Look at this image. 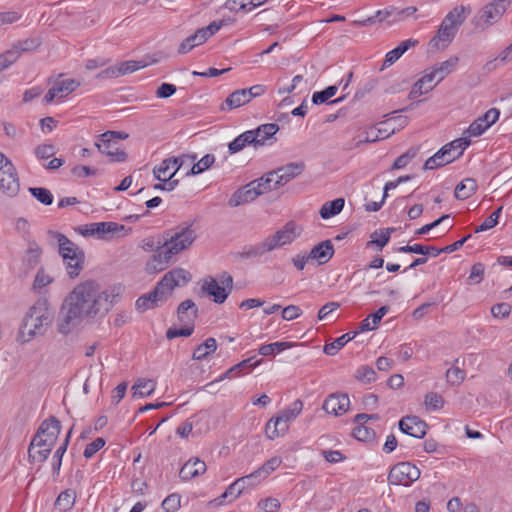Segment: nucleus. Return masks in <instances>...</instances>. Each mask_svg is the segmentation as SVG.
I'll return each instance as SVG.
<instances>
[{
	"label": "nucleus",
	"instance_id": "13",
	"mask_svg": "<svg viewBox=\"0 0 512 512\" xmlns=\"http://www.w3.org/2000/svg\"><path fill=\"white\" fill-rule=\"evenodd\" d=\"M306 168L304 161L290 162L273 170L276 176L275 185L284 186L291 180L300 176Z\"/></svg>",
	"mask_w": 512,
	"mask_h": 512
},
{
	"label": "nucleus",
	"instance_id": "15",
	"mask_svg": "<svg viewBox=\"0 0 512 512\" xmlns=\"http://www.w3.org/2000/svg\"><path fill=\"white\" fill-rule=\"evenodd\" d=\"M174 254H168L167 248L163 246L161 241L157 242V249L155 253L151 257V259L146 263L145 269L149 274H154L165 270Z\"/></svg>",
	"mask_w": 512,
	"mask_h": 512
},
{
	"label": "nucleus",
	"instance_id": "54",
	"mask_svg": "<svg viewBox=\"0 0 512 512\" xmlns=\"http://www.w3.org/2000/svg\"><path fill=\"white\" fill-rule=\"evenodd\" d=\"M355 378L362 383H371L376 380V372L372 367L363 365L356 370Z\"/></svg>",
	"mask_w": 512,
	"mask_h": 512
},
{
	"label": "nucleus",
	"instance_id": "50",
	"mask_svg": "<svg viewBox=\"0 0 512 512\" xmlns=\"http://www.w3.org/2000/svg\"><path fill=\"white\" fill-rule=\"evenodd\" d=\"M71 433H72V428L68 431L67 436H66L64 442L59 446V448L56 450V452H55V454L53 456L52 468H53V472L54 473L58 474L59 471H60L61 464H62V457H63V455L65 454V452L67 450V446H68V443H69V439H70Z\"/></svg>",
	"mask_w": 512,
	"mask_h": 512
},
{
	"label": "nucleus",
	"instance_id": "64",
	"mask_svg": "<svg viewBox=\"0 0 512 512\" xmlns=\"http://www.w3.org/2000/svg\"><path fill=\"white\" fill-rule=\"evenodd\" d=\"M353 435L357 440L368 441L375 436V432L365 425H358L354 428Z\"/></svg>",
	"mask_w": 512,
	"mask_h": 512
},
{
	"label": "nucleus",
	"instance_id": "37",
	"mask_svg": "<svg viewBox=\"0 0 512 512\" xmlns=\"http://www.w3.org/2000/svg\"><path fill=\"white\" fill-rule=\"evenodd\" d=\"M76 500V492L73 489H66L62 491L56 501L55 507L60 511L66 512L72 509Z\"/></svg>",
	"mask_w": 512,
	"mask_h": 512
},
{
	"label": "nucleus",
	"instance_id": "9",
	"mask_svg": "<svg viewBox=\"0 0 512 512\" xmlns=\"http://www.w3.org/2000/svg\"><path fill=\"white\" fill-rule=\"evenodd\" d=\"M420 469L410 462H400L394 465L389 474L388 482L391 485L410 486L420 478Z\"/></svg>",
	"mask_w": 512,
	"mask_h": 512
},
{
	"label": "nucleus",
	"instance_id": "8",
	"mask_svg": "<svg viewBox=\"0 0 512 512\" xmlns=\"http://www.w3.org/2000/svg\"><path fill=\"white\" fill-rule=\"evenodd\" d=\"M233 288V277L224 272L220 278V283L213 277H207L202 284V291L211 296L215 303H223Z\"/></svg>",
	"mask_w": 512,
	"mask_h": 512
},
{
	"label": "nucleus",
	"instance_id": "45",
	"mask_svg": "<svg viewBox=\"0 0 512 512\" xmlns=\"http://www.w3.org/2000/svg\"><path fill=\"white\" fill-rule=\"evenodd\" d=\"M281 463L282 459L280 457H272L253 473L256 474V477L260 482L262 479H265L271 472L277 469Z\"/></svg>",
	"mask_w": 512,
	"mask_h": 512
},
{
	"label": "nucleus",
	"instance_id": "39",
	"mask_svg": "<svg viewBox=\"0 0 512 512\" xmlns=\"http://www.w3.org/2000/svg\"><path fill=\"white\" fill-rule=\"evenodd\" d=\"M390 119L387 121H383L379 123V126L377 127V134H375V137L366 136L363 142L365 143H372L376 142L378 140L386 139L390 135L394 134L399 128H396L395 126H391Z\"/></svg>",
	"mask_w": 512,
	"mask_h": 512
},
{
	"label": "nucleus",
	"instance_id": "20",
	"mask_svg": "<svg viewBox=\"0 0 512 512\" xmlns=\"http://www.w3.org/2000/svg\"><path fill=\"white\" fill-rule=\"evenodd\" d=\"M260 195V192L257 190L255 182L251 181L249 184L245 185L243 188L238 189L230 198L229 205L231 207H237L244 203L251 202L255 200Z\"/></svg>",
	"mask_w": 512,
	"mask_h": 512
},
{
	"label": "nucleus",
	"instance_id": "53",
	"mask_svg": "<svg viewBox=\"0 0 512 512\" xmlns=\"http://www.w3.org/2000/svg\"><path fill=\"white\" fill-rule=\"evenodd\" d=\"M338 90V87L335 85L328 86L326 89L322 91L315 92L312 96V102L315 105L326 103L331 97H333Z\"/></svg>",
	"mask_w": 512,
	"mask_h": 512
},
{
	"label": "nucleus",
	"instance_id": "31",
	"mask_svg": "<svg viewBox=\"0 0 512 512\" xmlns=\"http://www.w3.org/2000/svg\"><path fill=\"white\" fill-rule=\"evenodd\" d=\"M268 247V243L266 239H264L261 243L256 245L245 246L241 252L236 254V256L243 259L261 257L265 253L271 251Z\"/></svg>",
	"mask_w": 512,
	"mask_h": 512
},
{
	"label": "nucleus",
	"instance_id": "36",
	"mask_svg": "<svg viewBox=\"0 0 512 512\" xmlns=\"http://www.w3.org/2000/svg\"><path fill=\"white\" fill-rule=\"evenodd\" d=\"M253 133L248 130L237 136L232 142L229 143L228 149L230 154H235L243 150L247 145L253 144L255 138L252 136Z\"/></svg>",
	"mask_w": 512,
	"mask_h": 512
},
{
	"label": "nucleus",
	"instance_id": "43",
	"mask_svg": "<svg viewBox=\"0 0 512 512\" xmlns=\"http://www.w3.org/2000/svg\"><path fill=\"white\" fill-rule=\"evenodd\" d=\"M266 1L267 0H228L225 7L233 11L242 10L244 12H249Z\"/></svg>",
	"mask_w": 512,
	"mask_h": 512
},
{
	"label": "nucleus",
	"instance_id": "57",
	"mask_svg": "<svg viewBox=\"0 0 512 512\" xmlns=\"http://www.w3.org/2000/svg\"><path fill=\"white\" fill-rule=\"evenodd\" d=\"M165 512H176L181 506V497L177 493L168 495L161 504Z\"/></svg>",
	"mask_w": 512,
	"mask_h": 512
},
{
	"label": "nucleus",
	"instance_id": "4",
	"mask_svg": "<svg viewBox=\"0 0 512 512\" xmlns=\"http://www.w3.org/2000/svg\"><path fill=\"white\" fill-rule=\"evenodd\" d=\"M54 319V312L46 298L38 299L28 310L23 320L21 333L28 339L43 335Z\"/></svg>",
	"mask_w": 512,
	"mask_h": 512
},
{
	"label": "nucleus",
	"instance_id": "18",
	"mask_svg": "<svg viewBox=\"0 0 512 512\" xmlns=\"http://www.w3.org/2000/svg\"><path fill=\"white\" fill-rule=\"evenodd\" d=\"M349 406V396L345 393H336L329 395L325 399L322 407L328 414L340 416L347 412Z\"/></svg>",
	"mask_w": 512,
	"mask_h": 512
},
{
	"label": "nucleus",
	"instance_id": "44",
	"mask_svg": "<svg viewBox=\"0 0 512 512\" xmlns=\"http://www.w3.org/2000/svg\"><path fill=\"white\" fill-rule=\"evenodd\" d=\"M275 181L276 176L273 171L266 173L259 179L253 180L260 195L279 188L280 186L275 185Z\"/></svg>",
	"mask_w": 512,
	"mask_h": 512
},
{
	"label": "nucleus",
	"instance_id": "34",
	"mask_svg": "<svg viewBox=\"0 0 512 512\" xmlns=\"http://www.w3.org/2000/svg\"><path fill=\"white\" fill-rule=\"evenodd\" d=\"M217 349V342L215 338H207L203 343L198 345L192 355L194 360H204L209 355L213 354Z\"/></svg>",
	"mask_w": 512,
	"mask_h": 512
},
{
	"label": "nucleus",
	"instance_id": "21",
	"mask_svg": "<svg viewBox=\"0 0 512 512\" xmlns=\"http://www.w3.org/2000/svg\"><path fill=\"white\" fill-rule=\"evenodd\" d=\"M206 469L207 466L204 461L199 458H191L180 469L179 477L184 481H188L204 474Z\"/></svg>",
	"mask_w": 512,
	"mask_h": 512
},
{
	"label": "nucleus",
	"instance_id": "19",
	"mask_svg": "<svg viewBox=\"0 0 512 512\" xmlns=\"http://www.w3.org/2000/svg\"><path fill=\"white\" fill-rule=\"evenodd\" d=\"M399 429L409 436L420 439L426 435L427 424L417 416H405L399 421Z\"/></svg>",
	"mask_w": 512,
	"mask_h": 512
},
{
	"label": "nucleus",
	"instance_id": "11",
	"mask_svg": "<svg viewBox=\"0 0 512 512\" xmlns=\"http://www.w3.org/2000/svg\"><path fill=\"white\" fill-rule=\"evenodd\" d=\"M296 228L297 227L294 222L290 221L286 223L282 229L265 238L269 246L268 248L272 251L276 248L292 243L299 235Z\"/></svg>",
	"mask_w": 512,
	"mask_h": 512
},
{
	"label": "nucleus",
	"instance_id": "32",
	"mask_svg": "<svg viewBox=\"0 0 512 512\" xmlns=\"http://www.w3.org/2000/svg\"><path fill=\"white\" fill-rule=\"evenodd\" d=\"M397 251L400 253H416V254H421V255H432L433 257H437L440 253H442L441 248H437L434 246H425L422 244L401 246L397 249Z\"/></svg>",
	"mask_w": 512,
	"mask_h": 512
},
{
	"label": "nucleus",
	"instance_id": "59",
	"mask_svg": "<svg viewBox=\"0 0 512 512\" xmlns=\"http://www.w3.org/2000/svg\"><path fill=\"white\" fill-rule=\"evenodd\" d=\"M501 211L502 207L496 209L489 217H487L484 220V222L481 225H479L475 229V233L483 232L495 227L498 224V219L500 217Z\"/></svg>",
	"mask_w": 512,
	"mask_h": 512
},
{
	"label": "nucleus",
	"instance_id": "49",
	"mask_svg": "<svg viewBox=\"0 0 512 512\" xmlns=\"http://www.w3.org/2000/svg\"><path fill=\"white\" fill-rule=\"evenodd\" d=\"M303 409V402L301 400L294 401L288 408L284 409L278 416L290 424L295 420Z\"/></svg>",
	"mask_w": 512,
	"mask_h": 512
},
{
	"label": "nucleus",
	"instance_id": "22",
	"mask_svg": "<svg viewBox=\"0 0 512 512\" xmlns=\"http://www.w3.org/2000/svg\"><path fill=\"white\" fill-rule=\"evenodd\" d=\"M198 317V308L196 304L190 300L182 301L177 308V319L181 324H194Z\"/></svg>",
	"mask_w": 512,
	"mask_h": 512
},
{
	"label": "nucleus",
	"instance_id": "40",
	"mask_svg": "<svg viewBox=\"0 0 512 512\" xmlns=\"http://www.w3.org/2000/svg\"><path fill=\"white\" fill-rule=\"evenodd\" d=\"M344 199L337 198L332 201L325 202L320 209V216L323 219H329L337 214H339L344 207Z\"/></svg>",
	"mask_w": 512,
	"mask_h": 512
},
{
	"label": "nucleus",
	"instance_id": "30",
	"mask_svg": "<svg viewBox=\"0 0 512 512\" xmlns=\"http://www.w3.org/2000/svg\"><path fill=\"white\" fill-rule=\"evenodd\" d=\"M477 182L473 178H465L455 188L454 195L459 200L471 197L477 191Z\"/></svg>",
	"mask_w": 512,
	"mask_h": 512
},
{
	"label": "nucleus",
	"instance_id": "12",
	"mask_svg": "<svg viewBox=\"0 0 512 512\" xmlns=\"http://www.w3.org/2000/svg\"><path fill=\"white\" fill-rule=\"evenodd\" d=\"M259 482L256 477V474L253 472L249 475L240 477L236 479L232 484L228 486L225 492L217 499L220 504L223 503V500L228 497H232V500L238 498L244 490L255 487Z\"/></svg>",
	"mask_w": 512,
	"mask_h": 512
},
{
	"label": "nucleus",
	"instance_id": "55",
	"mask_svg": "<svg viewBox=\"0 0 512 512\" xmlns=\"http://www.w3.org/2000/svg\"><path fill=\"white\" fill-rule=\"evenodd\" d=\"M182 328H169L166 331V338L171 340L176 337H189L194 331V324H182Z\"/></svg>",
	"mask_w": 512,
	"mask_h": 512
},
{
	"label": "nucleus",
	"instance_id": "33",
	"mask_svg": "<svg viewBox=\"0 0 512 512\" xmlns=\"http://www.w3.org/2000/svg\"><path fill=\"white\" fill-rule=\"evenodd\" d=\"M459 58L457 56L451 57L446 61L436 64L432 70L437 77L436 83L441 82L447 75H449L457 66Z\"/></svg>",
	"mask_w": 512,
	"mask_h": 512
},
{
	"label": "nucleus",
	"instance_id": "28",
	"mask_svg": "<svg viewBox=\"0 0 512 512\" xmlns=\"http://www.w3.org/2000/svg\"><path fill=\"white\" fill-rule=\"evenodd\" d=\"M388 8L390 18L388 20V25H393L405 21L407 18L413 16L417 12V8L414 6L398 8L396 6L390 5Z\"/></svg>",
	"mask_w": 512,
	"mask_h": 512
},
{
	"label": "nucleus",
	"instance_id": "1",
	"mask_svg": "<svg viewBox=\"0 0 512 512\" xmlns=\"http://www.w3.org/2000/svg\"><path fill=\"white\" fill-rule=\"evenodd\" d=\"M114 296L94 280L77 284L66 296L58 317V331L67 335L83 321L104 317L113 306Z\"/></svg>",
	"mask_w": 512,
	"mask_h": 512
},
{
	"label": "nucleus",
	"instance_id": "24",
	"mask_svg": "<svg viewBox=\"0 0 512 512\" xmlns=\"http://www.w3.org/2000/svg\"><path fill=\"white\" fill-rule=\"evenodd\" d=\"M250 131L253 133L252 136L255 138L254 146L257 147L264 145L268 139L273 137L279 131V126L276 123H267Z\"/></svg>",
	"mask_w": 512,
	"mask_h": 512
},
{
	"label": "nucleus",
	"instance_id": "63",
	"mask_svg": "<svg viewBox=\"0 0 512 512\" xmlns=\"http://www.w3.org/2000/svg\"><path fill=\"white\" fill-rule=\"evenodd\" d=\"M281 507V503L277 498L267 497L258 502V508L264 512H277Z\"/></svg>",
	"mask_w": 512,
	"mask_h": 512
},
{
	"label": "nucleus",
	"instance_id": "16",
	"mask_svg": "<svg viewBox=\"0 0 512 512\" xmlns=\"http://www.w3.org/2000/svg\"><path fill=\"white\" fill-rule=\"evenodd\" d=\"M80 85L81 82L76 79L57 80L44 96V101L51 103L55 98H63L74 92Z\"/></svg>",
	"mask_w": 512,
	"mask_h": 512
},
{
	"label": "nucleus",
	"instance_id": "29",
	"mask_svg": "<svg viewBox=\"0 0 512 512\" xmlns=\"http://www.w3.org/2000/svg\"><path fill=\"white\" fill-rule=\"evenodd\" d=\"M359 333L358 330L354 332H348L343 334L342 336L336 338L333 342L327 343L324 346V353L330 356H334L337 352L344 347L349 341L353 340L356 335Z\"/></svg>",
	"mask_w": 512,
	"mask_h": 512
},
{
	"label": "nucleus",
	"instance_id": "27",
	"mask_svg": "<svg viewBox=\"0 0 512 512\" xmlns=\"http://www.w3.org/2000/svg\"><path fill=\"white\" fill-rule=\"evenodd\" d=\"M470 13L468 6L460 5L453 8L444 18V21L458 29L463 24L467 15Z\"/></svg>",
	"mask_w": 512,
	"mask_h": 512
},
{
	"label": "nucleus",
	"instance_id": "61",
	"mask_svg": "<svg viewBox=\"0 0 512 512\" xmlns=\"http://www.w3.org/2000/svg\"><path fill=\"white\" fill-rule=\"evenodd\" d=\"M146 65H147V63L142 62V61H134V60L124 61V62L120 63V65L118 66L120 76L129 74V73H133L141 68H144Z\"/></svg>",
	"mask_w": 512,
	"mask_h": 512
},
{
	"label": "nucleus",
	"instance_id": "60",
	"mask_svg": "<svg viewBox=\"0 0 512 512\" xmlns=\"http://www.w3.org/2000/svg\"><path fill=\"white\" fill-rule=\"evenodd\" d=\"M470 140L467 137H462L451 141L450 143L443 146L444 149H449V153L463 154V151L470 145Z\"/></svg>",
	"mask_w": 512,
	"mask_h": 512
},
{
	"label": "nucleus",
	"instance_id": "14",
	"mask_svg": "<svg viewBox=\"0 0 512 512\" xmlns=\"http://www.w3.org/2000/svg\"><path fill=\"white\" fill-rule=\"evenodd\" d=\"M500 111L497 108L489 109L484 115L478 117L468 127V136L478 137L491 127L499 118Z\"/></svg>",
	"mask_w": 512,
	"mask_h": 512
},
{
	"label": "nucleus",
	"instance_id": "6",
	"mask_svg": "<svg viewBox=\"0 0 512 512\" xmlns=\"http://www.w3.org/2000/svg\"><path fill=\"white\" fill-rule=\"evenodd\" d=\"M197 234L192 224L183 223L164 233L163 246L167 248L168 254L177 255L191 247L196 240Z\"/></svg>",
	"mask_w": 512,
	"mask_h": 512
},
{
	"label": "nucleus",
	"instance_id": "25",
	"mask_svg": "<svg viewBox=\"0 0 512 512\" xmlns=\"http://www.w3.org/2000/svg\"><path fill=\"white\" fill-rule=\"evenodd\" d=\"M456 32L457 29H455L454 27L451 26V24H448L443 20L438 29L437 35L431 40V44L434 47L439 48V42H443L445 43L444 46H446L452 42Z\"/></svg>",
	"mask_w": 512,
	"mask_h": 512
},
{
	"label": "nucleus",
	"instance_id": "3",
	"mask_svg": "<svg viewBox=\"0 0 512 512\" xmlns=\"http://www.w3.org/2000/svg\"><path fill=\"white\" fill-rule=\"evenodd\" d=\"M60 431L61 423L56 417L51 416L44 420L29 445V457L38 462H44L51 453Z\"/></svg>",
	"mask_w": 512,
	"mask_h": 512
},
{
	"label": "nucleus",
	"instance_id": "10",
	"mask_svg": "<svg viewBox=\"0 0 512 512\" xmlns=\"http://www.w3.org/2000/svg\"><path fill=\"white\" fill-rule=\"evenodd\" d=\"M117 135H120V133L107 131L100 135V139L95 142V146L102 154L110 157V161L124 162L127 159V154L117 146V142L115 141Z\"/></svg>",
	"mask_w": 512,
	"mask_h": 512
},
{
	"label": "nucleus",
	"instance_id": "48",
	"mask_svg": "<svg viewBox=\"0 0 512 512\" xmlns=\"http://www.w3.org/2000/svg\"><path fill=\"white\" fill-rule=\"evenodd\" d=\"M215 162V156L213 154H206L198 162L194 163L192 168L187 172L189 175H197L205 170L209 169Z\"/></svg>",
	"mask_w": 512,
	"mask_h": 512
},
{
	"label": "nucleus",
	"instance_id": "47",
	"mask_svg": "<svg viewBox=\"0 0 512 512\" xmlns=\"http://www.w3.org/2000/svg\"><path fill=\"white\" fill-rule=\"evenodd\" d=\"M175 164H177L176 159L167 158L164 159L159 166L155 167L153 170L154 176L157 180L166 179L168 175L174 171Z\"/></svg>",
	"mask_w": 512,
	"mask_h": 512
},
{
	"label": "nucleus",
	"instance_id": "52",
	"mask_svg": "<svg viewBox=\"0 0 512 512\" xmlns=\"http://www.w3.org/2000/svg\"><path fill=\"white\" fill-rule=\"evenodd\" d=\"M418 148L411 147L405 153L396 158L392 165L393 170H398L406 167L408 163L417 155Z\"/></svg>",
	"mask_w": 512,
	"mask_h": 512
},
{
	"label": "nucleus",
	"instance_id": "38",
	"mask_svg": "<svg viewBox=\"0 0 512 512\" xmlns=\"http://www.w3.org/2000/svg\"><path fill=\"white\" fill-rule=\"evenodd\" d=\"M155 387V381L151 379L140 378L132 386L133 396L140 398L149 396L154 392Z\"/></svg>",
	"mask_w": 512,
	"mask_h": 512
},
{
	"label": "nucleus",
	"instance_id": "26",
	"mask_svg": "<svg viewBox=\"0 0 512 512\" xmlns=\"http://www.w3.org/2000/svg\"><path fill=\"white\" fill-rule=\"evenodd\" d=\"M388 310L389 308L387 306H382L375 313L370 314L367 318L362 320L357 329L359 333L371 331L377 328L381 319L387 314Z\"/></svg>",
	"mask_w": 512,
	"mask_h": 512
},
{
	"label": "nucleus",
	"instance_id": "7",
	"mask_svg": "<svg viewBox=\"0 0 512 512\" xmlns=\"http://www.w3.org/2000/svg\"><path fill=\"white\" fill-rule=\"evenodd\" d=\"M511 1L512 0H493L486 4L472 20L475 29L485 31L490 26L497 23L510 6Z\"/></svg>",
	"mask_w": 512,
	"mask_h": 512
},
{
	"label": "nucleus",
	"instance_id": "62",
	"mask_svg": "<svg viewBox=\"0 0 512 512\" xmlns=\"http://www.w3.org/2000/svg\"><path fill=\"white\" fill-rule=\"evenodd\" d=\"M425 405L428 409L439 410L444 405L443 397L435 392H429L425 396Z\"/></svg>",
	"mask_w": 512,
	"mask_h": 512
},
{
	"label": "nucleus",
	"instance_id": "5",
	"mask_svg": "<svg viewBox=\"0 0 512 512\" xmlns=\"http://www.w3.org/2000/svg\"><path fill=\"white\" fill-rule=\"evenodd\" d=\"M54 237L58 242L59 254L61 255L67 274L70 278H76L84 268L85 254L74 242L64 234L55 232Z\"/></svg>",
	"mask_w": 512,
	"mask_h": 512
},
{
	"label": "nucleus",
	"instance_id": "2",
	"mask_svg": "<svg viewBox=\"0 0 512 512\" xmlns=\"http://www.w3.org/2000/svg\"><path fill=\"white\" fill-rule=\"evenodd\" d=\"M191 280V275L183 268H175L167 272L157 283L153 291L140 296L136 300V308L143 312L153 308L158 302L165 301L174 288L183 286Z\"/></svg>",
	"mask_w": 512,
	"mask_h": 512
},
{
	"label": "nucleus",
	"instance_id": "51",
	"mask_svg": "<svg viewBox=\"0 0 512 512\" xmlns=\"http://www.w3.org/2000/svg\"><path fill=\"white\" fill-rule=\"evenodd\" d=\"M29 192L42 204L48 206L53 203V195L47 188L30 187Z\"/></svg>",
	"mask_w": 512,
	"mask_h": 512
},
{
	"label": "nucleus",
	"instance_id": "46",
	"mask_svg": "<svg viewBox=\"0 0 512 512\" xmlns=\"http://www.w3.org/2000/svg\"><path fill=\"white\" fill-rule=\"evenodd\" d=\"M248 102H250V99L247 97L246 91L244 89H239V90L232 92L226 98V101H225L228 109H235V108L241 107Z\"/></svg>",
	"mask_w": 512,
	"mask_h": 512
},
{
	"label": "nucleus",
	"instance_id": "23",
	"mask_svg": "<svg viewBox=\"0 0 512 512\" xmlns=\"http://www.w3.org/2000/svg\"><path fill=\"white\" fill-rule=\"evenodd\" d=\"M334 254L333 244L330 240L323 241L314 246L308 258L317 260L319 264L328 262Z\"/></svg>",
	"mask_w": 512,
	"mask_h": 512
},
{
	"label": "nucleus",
	"instance_id": "41",
	"mask_svg": "<svg viewBox=\"0 0 512 512\" xmlns=\"http://www.w3.org/2000/svg\"><path fill=\"white\" fill-rule=\"evenodd\" d=\"M254 358H255L254 356L247 358V359L241 361L240 363L234 365L229 370H227L222 376H220L219 379H217L216 381H221L225 378H232L234 376H238L242 369L247 368V367L254 368L262 362L261 359L254 361Z\"/></svg>",
	"mask_w": 512,
	"mask_h": 512
},
{
	"label": "nucleus",
	"instance_id": "58",
	"mask_svg": "<svg viewBox=\"0 0 512 512\" xmlns=\"http://www.w3.org/2000/svg\"><path fill=\"white\" fill-rule=\"evenodd\" d=\"M447 382L453 386L460 385L465 379V371L459 367L453 366L446 372Z\"/></svg>",
	"mask_w": 512,
	"mask_h": 512
},
{
	"label": "nucleus",
	"instance_id": "17",
	"mask_svg": "<svg viewBox=\"0 0 512 512\" xmlns=\"http://www.w3.org/2000/svg\"><path fill=\"white\" fill-rule=\"evenodd\" d=\"M0 189L11 197L19 192V179L13 164H9L0 171Z\"/></svg>",
	"mask_w": 512,
	"mask_h": 512
},
{
	"label": "nucleus",
	"instance_id": "56",
	"mask_svg": "<svg viewBox=\"0 0 512 512\" xmlns=\"http://www.w3.org/2000/svg\"><path fill=\"white\" fill-rule=\"evenodd\" d=\"M484 274H485L484 264H482L480 262L475 263L472 266L470 274L467 278L468 284H470V285L479 284L483 280Z\"/></svg>",
	"mask_w": 512,
	"mask_h": 512
},
{
	"label": "nucleus",
	"instance_id": "42",
	"mask_svg": "<svg viewBox=\"0 0 512 512\" xmlns=\"http://www.w3.org/2000/svg\"><path fill=\"white\" fill-rule=\"evenodd\" d=\"M395 232V228L378 229L374 231L367 243V246L376 245L381 250L390 240L391 234Z\"/></svg>",
	"mask_w": 512,
	"mask_h": 512
},
{
	"label": "nucleus",
	"instance_id": "35",
	"mask_svg": "<svg viewBox=\"0 0 512 512\" xmlns=\"http://www.w3.org/2000/svg\"><path fill=\"white\" fill-rule=\"evenodd\" d=\"M207 41L202 29H198L193 35L187 37L179 46L178 52L185 54L191 51L194 47L199 46Z\"/></svg>",
	"mask_w": 512,
	"mask_h": 512
}]
</instances>
